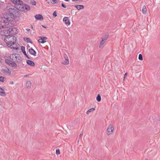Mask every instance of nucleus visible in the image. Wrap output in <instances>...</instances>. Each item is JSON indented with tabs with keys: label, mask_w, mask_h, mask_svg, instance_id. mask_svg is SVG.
Wrapping results in <instances>:
<instances>
[{
	"label": "nucleus",
	"mask_w": 160,
	"mask_h": 160,
	"mask_svg": "<svg viewBox=\"0 0 160 160\" xmlns=\"http://www.w3.org/2000/svg\"><path fill=\"white\" fill-rule=\"evenodd\" d=\"M84 8V6L82 5H81V9H82Z\"/></svg>",
	"instance_id": "36"
},
{
	"label": "nucleus",
	"mask_w": 160,
	"mask_h": 160,
	"mask_svg": "<svg viewBox=\"0 0 160 160\" xmlns=\"http://www.w3.org/2000/svg\"><path fill=\"white\" fill-rule=\"evenodd\" d=\"M38 41L39 42L42 43H44L46 42V41L44 40V39H42V38L38 39Z\"/></svg>",
	"instance_id": "23"
},
{
	"label": "nucleus",
	"mask_w": 160,
	"mask_h": 160,
	"mask_svg": "<svg viewBox=\"0 0 160 160\" xmlns=\"http://www.w3.org/2000/svg\"><path fill=\"white\" fill-rule=\"evenodd\" d=\"M24 39L25 40L28 42H30L31 43H32V42L31 41L30 39L29 38H26V40L25 39V38H24Z\"/></svg>",
	"instance_id": "24"
},
{
	"label": "nucleus",
	"mask_w": 160,
	"mask_h": 160,
	"mask_svg": "<svg viewBox=\"0 0 160 160\" xmlns=\"http://www.w3.org/2000/svg\"><path fill=\"white\" fill-rule=\"evenodd\" d=\"M142 12L144 14H146L147 12V9L145 5H144L142 8Z\"/></svg>",
	"instance_id": "19"
},
{
	"label": "nucleus",
	"mask_w": 160,
	"mask_h": 160,
	"mask_svg": "<svg viewBox=\"0 0 160 160\" xmlns=\"http://www.w3.org/2000/svg\"><path fill=\"white\" fill-rule=\"evenodd\" d=\"M95 110V108H92L90 109H89L88 111H87L86 113L87 114H89L91 112H93Z\"/></svg>",
	"instance_id": "20"
},
{
	"label": "nucleus",
	"mask_w": 160,
	"mask_h": 160,
	"mask_svg": "<svg viewBox=\"0 0 160 160\" xmlns=\"http://www.w3.org/2000/svg\"><path fill=\"white\" fill-rule=\"evenodd\" d=\"M41 38H42V39H46L47 38L46 37H40Z\"/></svg>",
	"instance_id": "34"
},
{
	"label": "nucleus",
	"mask_w": 160,
	"mask_h": 160,
	"mask_svg": "<svg viewBox=\"0 0 160 160\" xmlns=\"http://www.w3.org/2000/svg\"><path fill=\"white\" fill-rule=\"evenodd\" d=\"M9 59H5V62L9 66L12 67H16L17 64L15 62H20L22 60V58L18 54H12L9 57Z\"/></svg>",
	"instance_id": "1"
},
{
	"label": "nucleus",
	"mask_w": 160,
	"mask_h": 160,
	"mask_svg": "<svg viewBox=\"0 0 160 160\" xmlns=\"http://www.w3.org/2000/svg\"><path fill=\"white\" fill-rule=\"evenodd\" d=\"M31 85V82L30 81H28L26 83V86L27 88H30Z\"/></svg>",
	"instance_id": "18"
},
{
	"label": "nucleus",
	"mask_w": 160,
	"mask_h": 160,
	"mask_svg": "<svg viewBox=\"0 0 160 160\" xmlns=\"http://www.w3.org/2000/svg\"><path fill=\"white\" fill-rule=\"evenodd\" d=\"M21 50L23 52L25 56L28 59H30V58L28 57V56L27 55L26 52L25 50V48L24 46H22L21 47Z\"/></svg>",
	"instance_id": "13"
},
{
	"label": "nucleus",
	"mask_w": 160,
	"mask_h": 160,
	"mask_svg": "<svg viewBox=\"0 0 160 160\" xmlns=\"http://www.w3.org/2000/svg\"><path fill=\"white\" fill-rule=\"evenodd\" d=\"M63 22L66 24L69 25L70 24V22L69 21L68 17H65L63 18Z\"/></svg>",
	"instance_id": "12"
},
{
	"label": "nucleus",
	"mask_w": 160,
	"mask_h": 160,
	"mask_svg": "<svg viewBox=\"0 0 160 160\" xmlns=\"http://www.w3.org/2000/svg\"><path fill=\"white\" fill-rule=\"evenodd\" d=\"M127 75V73H125L124 75V78H125V76Z\"/></svg>",
	"instance_id": "39"
},
{
	"label": "nucleus",
	"mask_w": 160,
	"mask_h": 160,
	"mask_svg": "<svg viewBox=\"0 0 160 160\" xmlns=\"http://www.w3.org/2000/svg\"><path fill=\"white\" fill-rule=\"evenodd\" d=\"M53 15L54 18L56 17L57 16V13H56V11H55L53 12Z\"/></svg>",
	"instance_id": "31"
},
{
	"label": "nucleus",
	"mask_w": 160,
	"mask_h": 160,
	"mask_svg": "<svg viewBox=\"0 0 160 160\" xmlns=\"http://www.w3.org/2000/svg\"><path fill=\"white\" fill-rule=\"evenodd\" d=\"M108 35H105L102 37V40L103 41H105L108 38Z\"/></svg>",
	"instance_id": "17"
},
{
	"label": "nucleus",
	"mask_w": 160,
	"mask_h": 160,
	"mask_svg": "<svg viewBox=\"0 0 160 160\" xmlns=\"http://www.w3.org/2000/svg\"><path fill=\"white\" fill-rule=\"evenodd\" d=\"M4 73L8 75H10L11 74V71L9 69L4 70Z\"/></svg>",
	"instance_id": "16"
},
{
	"label": "nucleus",
	"mask_w": 160,
	"mask_h": 160,
	"mask_svg": "<svg viewBox=\"0 0 160 160\" xmlns=\"http://www.w3.org/2000/svg\"><path fill=\"white\" fill-rule=\"evenodd\" d=\"M79 138L78 140V141H77V142L78 144H79Z\"/></svg>",
	"instance_id": "41"
},
{
	"label": "nucleus",
	"mask_w": 160,
	"mask_h": 160,
	"mask_svg": "<svg viewBox=\"0 0 160 160\" xmlns=\"http://www.w3.org/2000/svg\"><path fill=\"white\" fill-rule=\"evenodd\" d=\"M35 18L37 20L42 21L43 19V18L42 15L39 14L35 15L34 16Z\"/></svg>",
	"instance_id": "9"
},
{
	"label": "nucleus",
	"mask_w": 160,
	"mask_h": 160,
	"mask_svg": "<svg viewBox=\"0 0 160 160\" xmlns=\"http://www.w3.org/2000/svg\"><path fill=\"white\" fill-rule=\"evenodd\" d=\"M26 62L30 66H34L35 65L34 63L31 60H27Z\"/></svg>",
	"instance_id": "15"
},
{
	"label": "nucleus",
	"mask_w": 160,
	"mask_h": 160,
	"mask_svg": "<svg viewBox=\"0 0 160 160\" xmlns=\"http://www.w3.org/2000/svg\"><path fill=\"white\" fill-rule=\"evenodd\" d=\"M42 27L44 28H47V27L44 26V25H42Z\"/></svg>",
	"instance_id": "37"
},
{
	"label": "nucleus",
	"mask_w": 160,
	"mask_h": 160,
	"mask_svg": "<svg viewBox=\"0 0 160 160\" xmlns=\"http://www.w3.org/2000/svg\"><path fill=\"white\" fill-rule=\"evenodd\" d=\"M114 129V128L113 125H109L107 130V135H109L112 134L113 132Z\"/></svg>",
	"instance_id": "7"
},
{
	"label": "nucleus",
	"mask_w": 160,
	"mask_h": 160,
	"mask_svg": "<svg viewBox=\"0 0 160 160\" xmlns=\"http://www.w3.org/2000/svg\"><path fill=\"white\" fill-rule=\"evenodd\" d=\"M0 95L2 96H5L6 95L4 89L1 87H0Z\"/></svg>",
	"instance_id": "14"
},
{
	"label": "nucleus",
	"mask_w": 160,
	"mask_h": 160,
	"mask_svg": "<svg viewBox=\"0 0 160 160\" xmlns=\"http://www.w3.org/2000/svg\"><path fill=\"white\" fill-rule=\"evenodd\" d=\"M72 1H78V0H72Z\"/></svg>",
	"instance_id": "43"
},
{
	"label": "nucleus",
	"mask_w": 160,
	"mask_h": 160,
	"mask_svg": "<svg viewBox=\"0 0 160 160\" xmlns=\"http://www.w3.org/2000/svg\"><path fill=\"white\" fill-rule=\"evenodd\" d=\"M26 30L28 31H29L30 30V29L29 28H26Z\"/></svg>",
	"instance_id": "38"
},
{
	"label": "nucleus",
	"mask_w": 160,
	"mask_h": 160,
	"mask_svg": "<svg viewBox=\"0 0 160 160\" xmlns=\"http://www.w3.org/2000/svg\"><path fill=\"white\" fill-rule=\"evenodd\" d=\"M6 31L5 30H1L0 31V35L2 36H6Z\"/></svg>",
	"instance_id": "21"
},
{
	"label": "nucleus",
	"mask_w": 160,
	"mask_h": 160,
	"mask_svg": "<svg viewBox=\"0 0 160 160\" xmlns=\"http://www.w3.org/2000/svg\"><path fill=\"white\" fill-rule=\"evenodd\" d=\"M10 84H13V82H11L10 83Z\"/></svg>",
	"instance_id": "42"
},
{
	"label": "nucleus",
	"mask_w": 160,
	"mask_h": 160,
	"mask_svg": "<svg viewBox=\"0 0 160 160\" xmlns=\"http://www.w3.org/2000/svg\"><path fill=\"white\" fill-rule=\"evenodd\" d=\"M7 9L8 11V13H7L6 14H7L8 15L10 16L12 18V21L14 18V17L17 15V13L18 12V9L15 8L13 6H7Z\"/></svg>",
	"instance_id": "4"
},
{
	"label": "nucleus",
	"mask_w": 160,
	"mask_h": 160,
	"mask_svg": "<svg viewBox=\"0 0 160 160\" xmlns=\"http://www.w3.org/2000/svg\"><path fill=\"white\" fill-rule=\"evenodd\" d=\"M8 30L7 32L9 33V34L11 35H15L18 33V30L17 28H11L10 27Z\"/></svg>",
	"instance_id": "6"
},
{
	"label": "nucleus",
	"mask_w": 160,
	"mask_h": 160,
	"mask_svg": "<svg viewBox=\"0 0 160 160\" xmlns=\"http://www.w3.org/2000/svg\"><path fill=\"white\" fill-rule=\"evenodd\" d=\"M61 6L62 7L64 8H66V6L63 3H62Z\"/></svg>",
	"instance_id": "35"
},
{
	"label": "nucleus",
	"mask_w": 160,
	"mask_h": 160,
	"mask_svg": "<svg viewBox=\"0 0 160 160\" xmlns=\"http://www.w3.org/2000/svg\"><path fill=\"white\" fill-rule=\"evenodd\" d=\"M138 59L140 60H143V58H142V55L141 54H140L139 55Z\"/></svg>",
	"instance_id": "26"
},
{
	"label": "nucleus",
	"mask_w": 160,
	"mask_h": 160,
	"mask_svg": "<svg viewBox=\"0 0 160 160\" xmlns=\"http://www.w3.org/2000/svg\"><path fill=\"white\" fill-rule=\"evenodd\" d=\"M105 41H103L102 40V41L100 42V45L101 46L104 43Z\"/></svg>",
	"instance_id": "33"
},
{
	"label": "nucleus",
	"mask_w": 160,
	"mask_h": 160,
	"mask_svg": "<svg viewBox=\"0 0 160 160\" xmlns=\"http://www.w3.org/2000/svg\"><path fill=\"white\" fill-rule=\"evenodd\" d=\"M27 76H28V75H25V76H24V77H27Z\"/></svg>",
	"instance_id": "44"
},
{
	"label": "nucleus",
	"mask_w": 160,
	"mask_h": 160,
	"mask_svg": "<svg viewBox=\"0 0 160 160\" xmlns=\"http://www.w3.org/2000/svg\"><path fill=\"white\" fill-rule=\"evenodd\" d=\"M16 38L13 36H7L4 38V41L9 47L17 50L18 47L13 46L16 43Z\"/></svg>",
	"instance_id": "3"
},
{
	"label": "nucleus",
	"mask_w": 160,
	"mask_h": 160,
	"mask_svg": "<svg viewBox=\"0 0 160 160\" xmlns=\"http://www.w3.org/2000/svg\"><path fill=\"white\" fill-rule=\"evenodd\" d=\"M30 3L32 5L35 6L36 5V2L35 1H32L30 2Z\"/></svg>",
	"instance_id": "27"
},
{
	"label": "nucleus",
	"mask_w": 160,
	"mask_h": 160,
	"mask_svg": "<svg viewBox=\"0 0 160 160\" xmlns=\"http://www.w3.org/2000/svg\"><path fill=\"white\" fill-rule=\"evenodd\" d=\"M65 60L62 62V64L64 65H68L69 63V61L68 59V58L67 55L64 56Z\"/></svg>",
	"instance_id": "11"
},
{
	"label": "nucleus",
	"mask_w": 160,
	"mask_h": 160,
	"mask_svg": "<svg viewBox=\"0 0 160 160\" xmlns=\"http://www.w3.org/2000/svg\"><path fill=\"white\" fill-rule=\"evenodd\" d=\"M81 19H83V21L82 23H83L84 22H86V18L84 17H82Z\"/></svg>",
	"instance_id": "30"
},
{
	"label": "nucleus",
	"mask_w": 160,
	"mask_h": 160,
	"mask_svg": "<svg viewBox=\"0 0 160 160\" xmlns=\"http://www.w3.org/2000/svg\"><path fill=\"white\" fill-rule=\"evenodd\" d=\"M50 1L51 2L52 4L58 3V1L56 0H50Z\"/></svg>",
	"instance_id": "25"
},
{
	"label": "nucleus",
	"mask_w": 160,
	"mask_h": 160,
	"mask_svg": "<svg viewBox=\"0 0 160 160\" xmlns=\"http://www.w3.org/2000/svg\"><path fill=\"white\" fill-rule=\"evenodd\" d=\"M12 2L15 4L18 10L20 11H28L30 9L29 5L23 4V2L21 0H11Z\"/></svg>",
	"instance_id": "2"
},
{
	"label": "nucleus",
	"mask_w": 160,
	"mask_h": 160,
	"mask_svg": "<svg viewBox=\"0 0 160 160\" xmlns=\"http://www.w3.org/2000/svg\"><path fill=\"white\" fill-rule=\"evenodd\" d=\"M31 28L32 29H33V27L32 25H31Z\"/></svg>",
	"instance_id": "40"
},
{
	"label": "nucleus",
	"mask_w": 160,
	"mask_h": 160,
	"mask_svg": "<svg viewBox=\"0 0 160 160\" xmlns=\"http://www.w3.org/2000/svg\"><path fill=\"white\" fill-rule=\"evenodd\" d=\"M75 7L78 10H80V5H76Z\"/></svg>",
	"instance_id": "32"
},
{
	"label": "nucleus",
	"mask_w": 160,
	"mask_h": 160,
	"mask_svg": "<svg viewBox=\"0 0 160 160\" xmlns=\"http://www.w3.org/2000/svg\"><path fill=\"white\" fill-rule=\"evenodd\" d=\"M96 100L98 102H100L101 100V97L99 94L98 95L97 98Z\"/></svg>",
	"instance_id": "22"
},
{
	"label": "nucleus",
	"mask_w": 160,
	"mask_h": 160,
	"mask_svg": "<svg viewBox=\"0 0 160 160\" xmlns=\"http://www.w3.org/2000/svg\"><path fill=\"white\" fill-rule=\"evenodd\" d=\"M12 18L11 16L8 15L7 14H5L3 17L0 18V22L7 24V23H8V22L11 21Z\"/></svg>",
	"instance_id": "5"
},
{
	"label": "nucleus",
	"mask_w": 160,
	"mask_h": 160,
	"mask_svg": "<svg viewBox=\"0 0 160 160\" xmlns=\"http://www.w3.org/2000/svg\"><path fill=\"white\" fill-rule=\"evenodd\" d=\"M29 53L34 56H36V51L32 48H31L29 49L28 50Z\"/></svg>",
	"instance_id": "10"
},
{
	"label": "nucleus",
	"mask_w": 160,
	"mask_h": 160,
	"mask_svg": "<svg viewBox=\"0 0 160 160\" xmlns=\"http://www.w3.org/2000/svg\"><path fill=\"white\" fill-rule=\"evenodd\" d=\"M4 78L3 76H0V81L2 82H4Z\"/></svg>",
	"instance_id": "28"
},
{
	"label": "nucleus",
	"mask_w": 160,
	"mask_h": 160,
	"mask_svg": "<svg viewBox=\"0 0 160 160\" xmlns=\"http://www.w3.org/2000/svg\"><path fill=\"white\" fill-rule=\"evenodd\" d=\"M10 24H12L11 23H8L7 24H2V23H0V29H2L3 28H8L10 26Z\"/></svg>",
	"instance_id": "8"
},
{
	"label": "nucleus",
	"mask_w": 160,
	"mask_h": 160,
	"mask_svg": "<svg viewBox=\"0 0 160 160\" xmlns=\"http://www.w3.org/2000/svg\"><path fill=\"white\" fill-rule=\"evenodd\" d=\"M56 153L57 155H58L60 154V151L59 149H57L56 150Z\"/></svg>",
	"instance_id": "29"
}]
</instances>
